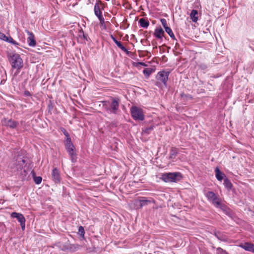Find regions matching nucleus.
<instances>
[{
  "label": "nucleus",
  "instance_id": "obj_1",
  "mask_svg": "<svg viewBox=\"0 0 254 254\" xmlns=\"http://www.w3.org/2000/svg\"><path fill=\"white\" fill-rule=\"evenodd\" d=\"M25 163V160L21 156H18L16 158H13L12 163L9 165L12 172L20 175L22 179L27 175L26 171L24 169Z\"/></svg>",
  "mask_w": 254,
  "mask_h": 254
},
{
  "label": "nucleus",
  "instance_id": "obj_2",
  "mask_svg": "<svg viewBox=\"0 0 254 254\" xmlns=\"http://www.w3.org/2000/svg\"><path fill=\"white\" fill-rule=\"evenodd\" d=\"M120 99L118 98H112L111 102L108 101L102 102L103 107L106 111L110 114H116L119 108Z\"/></svg>",
  "mask_w": 254,
  "mask_h": 254
},
{
  "label": "nucleus",
  "instance_id": "obj_3",
  "mask_svg": "<svg viewBox=\"0 0 254 254\" xmlns=\"http://www.w3.org/2000/svg\"><path fill=\"white\" fill-rule=\"evenodd\" d=\"M183 178L180 172L165 173L161 174L160 177L165 183H177Z\"/></svg>",
  "mask_w": 254,
  "mask_h": 254
},
{
  "label": "nucleus",
  "instance_id": "obj_4",
  "mask_svg": "<svg viewBox=\"0 0 254 254\" xmlns=\"http://www.w3.org/2000/svg\"><path fill=\"white\" fill-rule=\"evenodd\" d=\"M9 61L13 68L19 70L23 66V60L18 54H14L10 56Z\"/></svg>",
  "mask_w": 254,
  "mask_h": 254
},
{
  "label": "nucleus",
  "instance_id": "obj_5",
  "mask_svg": "<svg viewBox=\"0 0 254 254\" xmlns=\"http://www.w3.org/2000/svg\"><path fill=\"white\" fill-rule=\"evenodd\" d=\"M130 114L134 120L143 121L144 115L143 110L136 106H132L130 108Z\"/></svg>",
  "mask_w": 254,
  "mask_h": 254
},
{
  "label": "nucleus",
  "instance_id": "obj_6",
  "mask_svg": "<svg viewBox=\"0 0 254 254\" xmlns=\"http://www.w3.org/2000/svg\"><path fill=\"white\" fill-rule=\"evenodd\" d=\"M2 126L8 127L11 129H15L16 128L19 123L18 122L11 119L3 118L1 120Z\"/></svg>",
  "mask_w": 254,
  "mask_h": 254
},
{
  "label": "nucleus",
  "instance_id": "obj_7",
  "mask_svg": "<svg viewBox=\"0 0 254 254\" xmlns=\"http://www.w3.org/2000/svg\"><path fill=\"white\" fill-rule=\"evenodd\" d=\"M169 74V71H166L164 70L160 71L158 72L156 75V79L158 81L162 82L163 84L166 86Z\"/></svg>",
  "mask_w": 254,
  "mask_h": 254
},
{
  "label": "nucleus",
  "instance_id": "obj_8",
  "mask_svg": "<svg viewBox=\"0 0 254 254\" xmlns=\"http://www.w3.org/2000/svg\"><path fill=\"white\" fill-rule=\"evenodd\" d=\"M11 217L12 218H16L18 221L20 223L21 229L24 230L25 228V218L21 213L17 212H12L11 214Z\"/></svg>",
  "mask_w": 254,
  "mask_h": 254
},
{
  "label": "nucleus",
  "instance_id": "obj_9",
  "mask_svg": "<svg viewBox=\"0 0 254 254\" xmlns=\"http://www.w3.org/2000/svg\"><path fill=\"white\" fill-rule=\"evenodd\" d=\"M52 180L56 184H59L61 182V177L60 172L57 168H54L52 170Z\"/></svg>",
  "mask_w": 254,
  "mask_h": 254
},
{
  "label": "nucleus",
  "instance_id": "obj_10",
  "mask_svg": "<svg viewBox=\"0 0 254 254\" xmlns=\"http://www.w3.org/2000/svg\"><path fill=\"white\" fill-rule=\"evenodd\" d=\"M26 32L29 35L27 38V43L28 45L30 47H34L36 46V42L35 39V36L33 33L28 30H26Z\"/></svg>",
  "mask_w": 254,
  "mask_h": 254
},
{
  "label": "nucleus",
  "instance_id": "obj_11",
  "mask_svg": "<svg viewBox=\"0 0 254 254\" xmlns=\"http://www.w3.org/2000/svg\"><path fill=\"white\" fill-rule=\"evenodd\" d=\"M65 145L69 155L70 156L72 162H74L75 154L74 152V146L72 143L65 144Z\"/></svg>",
  "mask_w": 254,
  "mask_h": 254
},
{
  "label": "nucleus",
  "instance_id": "obj_12",
  "mask_svg": "<svg viewBox=\"0 0 254 254\" xmlns=\"http://www.w3.org/2000/svg\"><path fill=\"white\" fill-rule=\"evenodd\" d=\"M240 247L247 251L254 253V245L252 243H245L240 245Z\"/></svg>",
  "mask_w": 254,
  "mask_h": 254
},
{
  "label": "nucleus",
  "instance_id": "obj_13",
  "mask_svg": "<svg viewBox=\"0 0 254 254\" xmlns=\"http://www.w3.org/2000/svg\"><path fill=\"white\" fill-rule=\"evenodd\" d=\"M212 204L214 205L216 207L219 208L222 210H224L225 206L222 204L220 201L219 198L216 196L211 201Z\"/></svg>",
  "mask_w": 254,
  "mask_h": 254
},
{
  "label": "nucleus",
  "instance_id": "obj_14",
  "mask_svg": "<svg viewBox=\"0 0 254 254\" xmlns=\"http://www.w3.org/2000/svg\"><path fill=\"white\" fill-rule=\"evenodd\" d=\"M215 173L216 179L219 181H221L224 178H226V175L220 170L218 167L215 169Z\"/></svg>",
  "mask_w": 254,
  "mask_h": 254
},
{
  "label": "nucleus",
  "instance_id": "obj_15",
  "mask_svg": "<svg viewBox=\"0 0 254 254\" xmlns=\"http://www.w3.org/2000/svg\"><path fill=\"white\" fill-rule=\"evenodd\" d=\"M164 34V31L161 27L156 28L155 29L154 35L158 39H162Z\"/></svg>",
  "mask_w": 254,
  "mask_h": 254
},
{
  "label": "nucleus",
  "instance_id": "obj_16",
  "mask_svg": "<svg viewBox=\"0 0 254 254\" xmlns=\"http://www.w3.org/2000/svg\"><path fill=\"white\" fill-rule=\"evenodd\" d=\"M98 2L101 3V1L100 0H98V1L95 3L94 7V13L97 17L102 15V13L100 10V7Z\"/></svg>",
  "mask_w": 254,
  "mask_h": 254
},
{
  "label": "nucleus",
  "instance_id": "obj_17",
  "mask_svg": "<svg viewBox=\"0 0 254 254\" xmlns=\"http://www.w3.org/2000/svg\"><path fill=\"white\" fill-rule=\"evenodd\" d=\"M60 247L61 249L64 252L71 250L72 249L71 245L69 243L68 241H67L63 244H61Z\"/></svg>",
  "mask_w": 254,
  "mask_h": 254
},
{
  "label": "nucleus",
  "instance_id": "obj_18",
  "mask_svg": "<svg viewBox=\"0 0 254 254\" xmlns=\"http://www.w3.org/2000/svg\"><path fill=\"white\" fill-rule=\"evenodd\" d=\"M198 11L197 10L192 9L190 14V17L193 22H196L198 20Z\"/></svg>",
  "mask_w": 254,
  "mask_h": 254
},
{
  "label": "nucleus",
  "instance_id": "obj_19",
  "mask_svg": "<svg viewBox=\"0 0 254 254\" xmlns=\"http://www.w3.org/2000/svg\"><path fill=\"white\" fill-rule=\"evenodd\" d=\"M223 185L228 190H231L233 187L232 183L227 177L224 179Z\"/></svg>",
  "mask_w": 254,
  "mask_h": 254
},
{
  "label": "nucleus",
  "instance_id": "obj_20",
  "mask_svg": "<svg viewBox=\"0 0 254 254\" xmlns=\"http://www.w3.org/2000/svg\"><path fill=\"white\" fill-rule=\"evenodd\" d=\"M149 202H150V201L147 199L145 197H142L141 199L138 201L139 208H142L143 206L147 205Z\"/></svg>",
  "mask_w": 254,
  "mask_h": 254
},
{
  "label": "nucleus",
  "instance_id": "obj_21",
  "mask_svg": "<svg viewBox=\"0 0 254 254\" xmlns=\"http://www.w3.org/2000/svg\"><path fill=\"white\" fill-rule=\"evenodd\" d=\"M139 23L141 27L144 28H147L149 24L148 21L143 18L139 19Z\"/></svg>",
  "mask_w": 254,
  "mask_h": 254
},
{
  "label": "nucleus",
  "instance_id": "obj_22",
  "mask_svg": "<svg viewBox=\"0 0 254 254\" xmlns=\"http://www.w3.org/2000/svg\"><path fill=\"white\" fill-rule=\"evenodd\" d=\"M154 128V126L151 125L148 127L142 128V132L144 134H149Z\"/></svg>",
  "mask_w": 254,
  "mask_h": 254
},
{
  "label": "nucleus",
  "instance_id": "obj_23",
  "mask_svg": "<svg viewBox=\"0 0 254 254\" xmlns=\"http://www.w3.org/2000/svg\"><path fill=\"white\" fill-rule=\"evenodd\" d=\"M216 196V194L211 191H208L206 194V197L210 202H211Z\"/></svg>",
  "mask_w": 254,
  "mask_h": 254
},
{
  "label": "nucleus",
  "instance_id": "obj_24",
  "mask_svg": "<svg viewBox=\"0 0 254 254\" xmlns=\"http://www.w3.org/2000/svg\"><path fill=\"white\" fill-rule=\"evenodd\" d=\"M178 153V149L175 147H172L170 150V158H175Z\"/></svg>",
  "mask_w": 254,
  "mask_h": 254
},
{
  "label": "nucleus",
  "instance_id": "obj_25",
  "mask_svg": "<svg viewBox=\"0 0 254 254\" xmlns=\"http://www.w3.org/2000/svg\"><path fill=\"white\" fill-rule=\"evenodd\" d=\"M181 97L182 100L184 102L187 101L189 100H191L192 99V97L191 95H190V94H186L184 93H182L181 94Z\"/></svg>",
  "mask_w": 254,
  "mask_h": 254
},
{
  "label": "nucleus",
  "instance_id": "obj_26",
  "mask_svg": "<svg viewBox=\"0 0 254 254\" xmlns=\"http://www.w3.org/2000/svg\"><path fill=\"white\" fill-rule=\"evenodd\" d=\"M111 37L113 41L119 48H120L122 50L124 47L122 43L120 41H118L114 36L111 35Z\"/></svg>",
  "mask_w": 254,
  "mask_h": 254
},
{
  "label": "nucleus",
  "instance_id": "obj_27",
  "mask_svg": "<svg viewBox=\"0 0 254 254\" xmlns=\"http://www.w3.org/2000/svg\"><path fill=\"white\" fill-rule=\"evenodd\" d=\"M153 69L151 68H146L143 70V73L145 76L148 77L152 72Z\"/></svg>",
  "mask_w": 254,
  "mask_h": 254
},
{
  "label": "nucleus",
  "instance_id": "obj_28",
  "mask_svg": "<svg viewBox=\"0 0 254 254\" xmlns=\"http://www.w3.org/2000/svg\"><path fill=\"white\" fill-rule=\"evenodd\" d=\"M165 30L172 39H175V36L170 27H166Z\"/></svg>",
  "mask_w": 254,
  "mask_h": 254
},
{
  "label": "nucleus",
  "instance_id": "obj_29",
  "mask_svg": "<svg viewBox=\"0 0 254 254\" xmlns=\"http://www.w3.org/2000/svg\"><path fill=\"white\" fill-rule=\"evenodd\" d=\"M7 39H8V40L5 41V42L10 43L14 45H18V43L16 41H15L14 40H13V38H11L10 36L7 37Z\"/></svg>",
  "mask_w": 254,
  "mask_h": 254
},
{
  "label": "nucleus",
  "instance_id": "obj_30",
  "mask_svg": "<svg viewBox=\"0 0 254 254\" xmlns=\"http://www.w3.org/2000/svg\"><path fill=\"white\" fill-rule=\"evenodd\" d=\"M34 181L36 184H40L42 182V177L40 176L34 177Z\"/></svg>",
  "mask_w": 254,
  "mask_h": 254
},
{
  "label": "nucleus",
  "instance_id": "obj_31",
  "mask_svg": "<svg viewBox=\"0 0 254 254\" xmlns=\"http://www.w3.org/2000/svg\"><path fill=\"white\" fill-rule=\"evenodd\" d=\"M217 254H228V253L222 248L219 247L216 249Z\"/></svg>",
  "mask_w": 254,
  "mask_h": 254
},
{
  "label": "nucleus",
  "instance_id": "obj_32",
  "mask_svg": "<svg viewBox=\"0 0 254 254\" xmlns=\"http://www.w3.org/2000/svg\"><path fill=\"white\" fill-rule=\"evenodd\" d=\"M78 233L79 234L83 237L85 234L84 228L82 226H79L78 228Z\"/></svg>",
  "mask_w": 254,
  "mask_h": 254
},
{
  "label": "nucleus",
  "instance_id": "obj_33",
  "mask_svg": "<svg viewBox=\"0 0 254 254\" xmlns=\"http://www.w3.org/2000/svg\"><path fill=\"white\" fill-rule=\"evenodd\" d=\"M160 21L165 29H166V27H169L167 26V21L165 19H164V18L161 19Z\"/></svg>",
  "mask_w": 254,
  "mask_h": 254
},
{
  "label": "nucleus",
  "instance_id": "obj_34",
  "mask_svg": "<svg viewBox=\"0 0 254 254\" xmlns=\"http://www.w3.org/2000/svg\"><path fill=\"white\" fill-rule=\"evenodd\" d=\"M97 17H98V19L100 21V24L101 26H103V25H104V23H105V19H104L103 15L98 16Z\"/></svg>",
  "mask_w": 254,
  "mask_h": 254
},
{
  "label": "nucleus",
  "instance_id": "obj_35",
  "mask_svg": "<svg viewBox=\"0 0 254 254\" xmlns=\"http://www.w3.org/2000/svg\"><path fill=\"white\" fill-rule=\"evenodd\" d=\"M0 39L3 40L4 41H7V37L5 36V35L0 32Z\"/></svg>",
  "mask_w": 254,
  "mask_h": 254
},
{
  "label": "nucleus",
  "instance_id": "obj_36",
  "mask_svg": "<svg viewBox=\"0 0 254 254\" xmlns=\"http://www.w3.org/2000/svg\"><path fill=\"white\" fill-rule=\"evenodd\" d=\"M134 65L136 67H138L140 65L143 66H146L147 65L145 63L143 62H137L134 64Z\"/></svg>",
  "mask_w": 254,
  "mask_h": 254
},
{
  "label": "nucleus",
  "instance_id": "obj_37",
  "mask_svg": "<svg viewBox=\"0 0 254 254\" xmlns=\"http://www.w3.org/2000/svg\"><path fill=\"white\" fill-rule=\"evenodd\" d=\"M215 236L219 240H224L221 235H220V233L219 232H215Z\"/></svg>",
  "mask_w": 254,
  "mask_h": 254
},
{
  "label": "nucleus",
  "instance_id": "obj_38",
  "mask_svg": "<svg viewBox=\"0 0 254 254\" xmlns=\"http://www.w3.org/2000/svg\"><path fill=\"white\" fill-rule=\"evenodd\" d=\"M61 131L64 134V135L65 136V137L68 136V135H69L68 133L67 132V131L65 130V128H64L63 127L61 128Z\"/></svg>",
  "mask_w": 254,
  "mask_h": 254
},
{
  "label": "nucleus",
  "instance_id": "obj_39",
  "mask_svg": "<svg viewBox=\"0 0 254 254\" xmlns=\"http://www.w3.org/2000/svg\"><path fill=\"white\" fill-rule=\"evenodd\" d=\"M81 32V33H82V37H83V38L85 40H86L87 41H88V38H89L88 37V36H87L86 35L84 34V32H83V31L82 30L81 31V32Z\"/></svg>",
  "mask_w": 254,
  "mask_h": 254
},
{
  "label": "nucleus",
  "instance_id": "obj_40",
  "mask_svg": "<svg viewBox=\"0 0 254 254\" xmlns=\"http://www.w3.org/2000/svg\"><path fill=\"white\" fill-rule=\"evenodd\" d=\"M66 139L65 144H68L70 143H72L71 141V138H70L69 135H68V136H66Z\"/></svg>",
  "mask_w": 254,
  "mask_h": 254
},
{
  "label": "nucleus",
  "instance_id": "obj_41",
  "mask_svg": "<svg viewBox=\"0 0 254 254\" xmlns=\"http://www.w3.org/2000/svg\"><path fill=\"white\" fill-rule=\"evenodd\" d=\"M122 50L123 51H124V52H125L127 55H129V54H130V52H129V51H128L127 49V48H126L125 47H124L122 49Z\"/></svg>",
  "mask_w": 254,
  "mask_h": 254
},
{
  "label": "nucleus",
  "instance_id": "obj_42",
  "mask_svg": "<svg viewBox=\"0 0 254 254\" xmlns=\"http://www.w3.org/2000/svg\"><path fill=\"white\" fill-rule=\"evenodd\" d=\"M23 94H24V96H26V97H27V96H31V94H30V92L28 91H27V90L25 91L24 92Z\"/></svg>",
  "mask_w": 254,
  "mask_h": 254
},
{
  "label": "nucleus",
  "instance_id": "obj_43",
  "mask_svg": "<svg viewBox=\"0 0 254 254\" xmlns=\"http://www.w3.org/2000/svg\"><path fill=\"white\" fill-rule=\"evenodd\" d=\"M200 68H201L202 69L204 70V69H206V68H207V66H206V65H205V64H201V65H200Z\"/></svg>",
  "mask_w": 254,
  "mask_h": 254
},
{
  "label": "nucleus",
  "instance_id": "obj_44",
  "mask_svg": "<svg viewBox=\"0 0 254 254\" xmlns=\"http://www.w3.org/2000/svg\"><path fill=\"white\" fill-rule=\"evenodd\" d=\"M104 27V28L106 29V25H105V24L104 23V25H103V26H102Z\"/></svg>",
  "mask_w": 254,
  "mask_h": 254
}]
</instances>
